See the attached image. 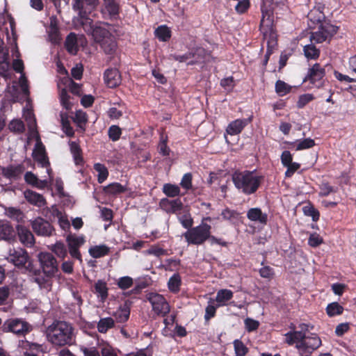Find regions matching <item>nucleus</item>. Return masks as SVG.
<instances>
[{"mask_svg": "<svg viewBox=\"0 0 356 356\" xmlns=\"http://www.w3.org/2000/svg\"><path fill=\"white\" fill-rule=\"evenodd\" d=\"M159 207L167 213H177L183 209V203L179 198L169 200L163 198L160 200Z\"/></svg>", "mask_w": 356, "mask_h": 356, "instance_id": "17", "label": "nucleus"}, {"mask_svg": "<svg viewBox=\"0 0 356 356\" xmlns=\"http://www.w3.org/2000/svg\"><path fill=\"white\" fill-rule=\"evenodd\" d=\"M130 316V307L125 303L122 305L119 309L114 313V317L117 322L125 323L128 321Z\"/></svg>", "mask_w": 356, "mask_h": 356, "instance_id": "31", "label": "nucleus"}, {"mask_svg": "<svg viewBox=\"0 0 356 356\" xmlns=\"http://www.w3.org/2000/svg\"><path fill=\"white\" fill-rule=\"evenodd\" d=\"M252 116L248 118L236 119L232 121L226 128V133L231 136H235L241 134L244 128L252 122Z\"/></svg>", "mask_w": 356, "mask_h": 356, "instance_id": "18", "label": "nucleus"}, {"mask_svg": "<svg viewBox=\"0 0 356 356\" xmlns=\"http://www.w3.org/2000/svg\"><path fill=\"white\" fill-rule=\"evenodd\" d=\"M102 25L109 26L108 22L97 21L94 24V21H88L87 24H83L81 26L84 31L88 35H91L95 42L99 43L104 39L110 37L112 34Z\"/></svg>", "mask_w": 356, "mask_h": 356, "instance_id": "8", "label": "nucleus"}, {"mask_svg": "<svg viewBox=\"0 0 356 356\" xmlns=\"http://www.w3.org/2000/svg\"><path fill=\"white\" fill-rule=\"evenodd\" d=\"M114 327L115 320L111 317L101 318L97 325L98 332L103 334Z\"/></svg>", "mask_w": 356, "mask_h": 356, "instance_id": "36", "label": "nucleus"}, {"mask_svg": "<svg viewBox=\"0 0 356 356\" xmlns=\"http://www.w3.org/2000/svg\"><path fill=\"white\" fill-rule=\"evenodd\" d=\"M163 193L168 197H175L180 195V188L175 184H165L162 188Z\"/></svg>", "mask_w": 356, "mask_h": 356, "instance_id": "42", "label": "nucleus"}, {"mask_svg": "<svg viewBox=\"0 0 356 356\" xmlns=\"http://www.w3.org/2000/svg\"><path fill=\"white\" fill-rule=\"evenodd\" d=\"M245 328L248 332L256 331L259 327V322L251 318L244 320Z\"/></svg>", "mask_w": 356, "mask_h": 356, "instance_id": "53", "label": "nucleus"}, {"mask_svg": "<svg viewBox=\"0 0 356 356\" xmlns=\"http://www.w3.org/2000/svg\"><path fill=\"white\" fill-rule=\"evenodd\" d=\"M247 218L251 221L258 222L262 225H266L268 222L267 213H263L258 207L250 209L247 212Z\"/></svg>", "mask_w": 356, "mask_h": 356, "instance_id": "23", "label": "nucleus"}, {"mask_svg": "<svg viewBox=\"0 0 356 356\" xmlns=\"http://www.w3.org/2000/svg\"><path fill=\"white\" fill-rule=\"evenodd\" d=\"M101 48L106 54L112 55L115 52L117 43L113 35H110L103 41L99 42Z\"/></svg>", "mask_w": 356, "mask_h": 356, "instance_id": "28", "label": "nucleus"}, {"mask_svg": "<svg viewBox=\"0 0 356 356\" xmlns=\"http://www.w3.org/2000/svg\"><path fill=\"white\" fill-rule=\"evenodd\" d=\"M99 4V0H72V9L78 14L77 22L81 26L88 21L93 20L90 15Z\"/></svg>", "mask_w": 356, "mask_h": 356, "instance_id": "5", "label": "nucleus"}, {"mask_svg": "<svg viewBox=\"0 0 356 356\" xmlns=\"http://www.w3.org/2000/svg\"><path fill=\"white\" fill-rule=\"evenodd\" d=\"M275 89L280 97H283L291 92V86L283 81L278 80L275 83Z\"/></svg>", "mask_w": 356, "mask_h": 356, "instance_id": "45", "label": "nucleus"}, {"mask_svg": "<svg viewBox=\"0 0 356 356\" xmlns=\"http://www.w3.org/2000/svg\"><path fill=\"white\" fill-rule=\"evenodd\" d=\"M65 48L67 51L72 55H76L77 54L79 47L76 33L71 32L67 35L65 41Z\"/></svg>", "mask_w": 356, "mask_h": 356, "instance_id": "26", "label": "nucleus"}, {"mask_svg": "<svg viewBox=\"0 0 356 356\" xmlns=\"http://www.w3.org/2000/svg\"><path fill=\"white\" fill-rule=\"evenodd\" d=\"M70 95L65 89H62L60 93V100L61 105L66 109L70 110L72 104L70 102Z\"/></svg>", "mask_w": 356, "mask_h": 356, "instance_id": "55", "label": "nucleus"}, {"mask_svg": "<svg viewBox=\"0 0 356 356\" xmlns=\"http://www.w3.org/2000/svg\"><path fill=\"white\" fill-rule=\"evenodd\" d=\"M104 79L110 88H116L121 83V75L116 68L107 69L104 72Z\"/></svg>", "mask_w": 356, "mask_h": 356, "instance_id": "19", "label": "nucleus"}, {"mask_svg": "<svg viewBox=\"0 0 356 356\" xmlns=\"http://www.w3.org/2000/svg\"><path fill=\"white\" fill-rule=\"evenodd\" d=\"M127 191V186H123L118 182H113L104 188V192L106 195H117L123 193Z\"/></svg>", "mask_w": 356, "mask_h": 356, "instance_id": "29", "label": "nucleus"}, {"mask_svg": "<svg viewBox=\"0 0 356 356\" xmlns=\"http://www.w3.org/2000/svg\"><path fill=\"white\" fill-rule=\"evenodd\" d=\"M31 227L33 232L38 236H50L55 231L54 227L47 220L41 217H38L33 220L31 222Z\"/></svg>", "mask_w": 356, "mask_h": 356, "instance_id": "14", "label": "nucleus"}, {"mask_svg": "<svg viewBox=\"0 0 356 356\" xmlns=\"http://www.w3.org/2000/svg\"><path fill=\"white\" fill-rule=\"evenodd\" d=\"M9 129L11 131L21 133L24 130V124L19 120H13L9 124Z\"/></svg>", "mask_w": 356, "mask_h": 356, "instance_id": "61", "label": "nucleus"}, {"mask_svg": "<svg viewBox=\"0 0 356 356\" xmlns=\"http://www.w3.org/2000/svg\"><path fill=\"white\" fill-rule=\"evenodd\" d=\"M88 252L92 257L98 259L108 255L110 248L106 245H94L89 249Z\"/></svg>", "mask_w": 356, "mask_h": 356, "instance_id": "32", "label": "nucleus"}, {"mask_svg": "<svg viewBox=\"0 0 356 356\" xmlns=\"http://www.w3.org/2000/svg\"><path fill=\"white\" fill-rule=\"evenodd\" d=\"M182 227L188 230L193 225V219L190 213H185L178 218Z\"/></svg>", "mask_w": 356, "mask_h": 356, "instance_id": "49", "label": "nucleus"}, {"mask_svg": "<svg viewBox=\"0 0 356 356\" xmlns=\"http://www.w3.org/2000/svg\"><path fill=\"white\" fill-rule=\"evenodd\" d=\"M325 75V71L319 63H315L311 68L309 69L308 74L304 79L303 82L309 81V82L320 87L323 85V78Z\"/></svg>", "mask_w": 356, "mask_h": 356, "instance_id": "15", "label": "nucleus"}, {"mask_svg": "<svg viewBox=\"0 0 356 356\" xmlns=\"http://www.w3.org/2000/svg\"><path fill=\"white\" fill-rule=\"evenodd\" d=\"M211 226L203 221L196 227H192L191 229L182 234L188 245H201L207 241V236Z\"/></svg>", "mask_w": 356, "mask_h": 356, "instance_id": "7", "label": "nucleus"}, {"mask_svg": "<svg viewBox=\"0 0 356 356\" xmlns=\"http://www.w3.org/2000/svg\"><path fill=\"white\" fill-rule=\"evenodd\" d=\"M315 99L312 94H303L299 96L296 106L298 108H303L307 104Z\"/></svg>", "mask_w": 356, "mask_h": 356, "instance_id": "51", "label": "nucleus"}, {"mask_svg": "<svg viewBox=\"0 0 356 356\" xmlns=\"http://www.w3.org/2000/svg\"><path fill=\"white\" fill-rule=\"evenodd\" d=\"M321 345V340L316 334H311L306 336L302 343L296 345L302 356H309L315 350Z\"/></svg>", "mask_w": 356, "mask_h": 356, "instance_id": "11", "label": "nucleus"}, {"mask_svg": "<svg viewBox=\"0 0 356 356\" xmlns=\"http://www.w3.org/2000/svg\"><path fill=\"white\" fill-rule=\"evenodd\" d=\"M323 243V238L317 233L311 234L309 239L308 244L312 248H316Z\"/></svg>", "mask_w": 356, "mask_h": 356, "instance_id": "58", "label": "nucleus"}, {"mask_svg": "<svg viewBox=\"0 0 356 356\" xmlns=\"http://www.w3.org/2000/svg\"><path fill=\"white\" fill-rule=\"evenodd\" d=\"M302 211L305 216L312 217L314 222L319 220L320 213L313 205L305 206L302 208Z\"/></svg>", "mask_w": 356, "mask_h": 356, "instance_id": "48", "label": "nucleus"}, {"mask_svg": "<svg viewBox=\"0 0 356 356\" xmlns=\"http://www.w3.org/2000/svg\"><path fill=\"white\" fill-rule=\"evenodd\" d=\"M338 191L337 187L331 186L328 182H322L320 185L319 195L321 197H327L331 193H335Z\"/></svg>", "mask_w": 356, "mask_h": 356, "instance_id": "47", "label": "nucleus"}, {"mask_svg": "<svg viewBox=\"0 0 356 356\" xmlns=\"http://www.w3.org/2000/svg\"><path fill=\"white\" fill-rule=\"evenodd\" d=\"M60 117L63 131L66 134L67 136L74 137V131L70 125L68 114L67 113L61 112L60 113Z\"/></svg>", "mask_w": 356, "mask_h": 356, "instance_id": "35", "label": "nucleus"}, {"mask_svg": "<svg viewBox=\"0 0 356 356\" xmlns=\"http://www.w3.org/2000/svg\"><path fill=\"white\" fill-rule=\"evenodd\" d=\"M122 134L121 129L117 125H112L109 127L108 135L113 141H117L120 139Z\"/></svg>", "mask_w": 356, "mask_h": 356, "instance_id": "54", "label": "nucleus"}, {"mask_svg": "<svg viewBox=\"0 0 356 356\" xmlns=\"http://www.w3.org/2000/svg\"><path fill=\"white\" fill-rule=\"evenodd\" d=\"M18 348L21 349L24 352V356L26 353L29 352H42V345L36 342L28 341L25 339H19L17 343Z\"/></svg>", "mask_w": 356, "mask_h": 356, "instance_id": "22", "label": "nucleus"}, {"mask_svg": "<svg viewBox=\"0 0 356 356\" xmlns=\"http://www.w3.org/2000/svg\"><path fill=\"white\" fill-rule=\"evenodd\" d=\"M25 170L22 164L9 165L1 168V174L3 177L10 181H17L21 179Z\"/></svg>", "mask_w": 356, "mask_h": 356, "instance_id": "16", "label": "nucleus"}, {"mask_svg": "<svg viewBox=\"0 0 356 356\" xmlns=\"http://www.w3.org/2000/svg\"><path fill=\"white\" fill-rule=\"evenodd\" d=\"M181 283V275L179 273H175L168 282V288L171 293H177L180 291Z\"/></svg>", "mask_w": 356, "mask_h": 356, "instance_id": "33", "label": "nucleus"}, {"mask_svg": "<svg viewBox=\"0 0 356 356\" xmlns=\"http://www.w3.org/2000/svg\"><path fill=\"white\" fill-rule=\"evenodd\" d=\"M33 327L25 318L13 317L3 322L1 332L10 333L18 338H24L33 330Z\"/></svg>", "mask_w": 356, "mask_h": 356, "instance_id": "4", "label": "nucleus"}, {"mask_svg": "<svg viewBox=\"0 0 356 356\" xmlns=\"http://www.w3.org/2000/svg\"><path fill=\"white\" fill-rule=\"evenodd\" d=\"M134 284L133 279L129 276H124L122 277H120L117 285L118 288H120L122 290H127L131 287Z\"/></svg>", "mask_w": 356, "mask_h": 356, "instance_id": "52", "label": "nucleus"}, {"mask_svg": "<svg viewBox=\"0 0 356 356\" xmlns=\"http://www.w3.org/2000/svg\"><path fill=\"white\" fill-rule=\"evenodd\" d=\"M70 152L73 156L74 163L76 165H82L84 163L82 155V149L79 144L76 141L69 142Z\"/></svg>", "mask_w": 356, "mask_h": 356, "instance_id": "25", "label": "nucleus"}, {"mask_svg": "<svg viewBox=\"0 0 356 356\" xmlns=\"http://www.w3.org/2000/svg\"><path fill=\"white\" fill-rule=\"evenodd\" d=\"M48 339L55 346H71L75 342L74 329L72 325L63 321L54 322L48 329Z\"/></svg>", "mask_w": 356, "mask_h": 356, "instance_id": "2", "label": "nucleus"}, {"mask_svg": "<svg viewBox=\"0 0 356 356\" xmlns=\"http://www.w3.org/2000/svg\"><path fill=\"white\" fill-rule=\"evenodd\" d=\"M303 51L307 59L316 60L320 56V49H317L313 42L305 45Z\"/></svg>", "mask_w": 356, "mask_h": 356, "instance_id": "41", "label": "nucleus"}, {"mask_svg": "<svg viewBox=\"0 0 356 356\" xmlns=\"http://www.w3.org/2000/svg\"><path fill=\"white\" fill-rule=\"evenodd\" d=\"M337 31V27L331 24L321 25L317 31L312 33L310 41L313 43H322L330 39Z\"/></svg>", "mask_w": 356, "mask_h": 356, "instance_id": "13", "label": "nucleus"}, {"mask_svg": "<svg viewBox=\"0 0 356 356\" xmlns=\"http://www.w3.org/2000/svg\"><path fill=\"white\" fill-rule=\"evenodd\" d=\"M50 250L61 260H64L67 256L66 245L62 241H57L51 246Z\"/></svg>", "mask_w": 356, "mask_h": 356, "instance_id": "38", "label": "nucleus"}, {"mask_svg": "<svg viewBox=\"0 0 356 356\" xmlns=\"http://www.w3.org/2000/svg\"><path fill=\"white\" fill-rule=\"evenodd\" d=\"M235 187L246 195L254 194L260 187L264 177L256 175L254 171L235 172L232 176Z\"/></svg>", "mask_w": 356, "mask_h": 356, "instance_id": "3", "label": "nucleus"}, {"mask_svg": "<svg viewBox=\"0 0 356 356\" xmlns=\"http://www.w3.org/2000/svg\"><path fill=\"white\" fill-rule=\"evenodd\" d=\"M343 307L338 302L329 303L325 308V312L330 318L341 315L343 313Z\"/></svg>", "mask_w": 356, "mask_h": 356, "instance_id": "37", "label": "nucleus"}, {"mask_svg": "<svg viewBox=\"0 0 356 356\" xmlns=\"http://www.w3.org/2000/svg\"><path fill=\"white\" fill-rule=\"evenodd\" d=\"M94 170L98 172L97 181L99 184L103 183L108 176V171L106 167L100 163H95Z\"/></svg>", "mask_w": 356, "mask_h": 356, "instance_id": "44", "label": "nucleus"}, {"mask_svg": "<svg viewBox=\"0 0 356 356\" xmlns=\"http://www.w3.org/2000/svg\"><path fill=\"white\" fill-rule=\"evenodd\" d=\"M40 267L33 265L32 279L40 289L49 291L51 289L53 278L60 274L59 264L52 253L41 252L38 255Z\"/></svg>", "mask_w": 356, "mask_h": 356, "instance_id": "1", "label": "nucleus"}, {"mask_svg": "<svg viewBox=\"0 0 356 356\" xmlns=\"http://www.w3.org/2000/svg\"><path fill=\"white\" fill-rule=\"evenodd\" d=\"M95 293L101 298L102 301H104L108 297V291L106 283L101 280H97L94 285Z\"/></svg>", "mask_w": 356, "mask_h": 356, "instance_id": "40", "label": "nucleus"}, {"mask_svg": "<svg viewBox=\"0 0 356 356\" xmlns=\"http://www.w3.org/2000/svg\"><path fill=\"white\" fill-rule=\"evenodd\" d=\"M233 344L236 356H245L248 354L249 349L242 341L236 339Z\"/></svg>", "mask_w": 356, "mask_h": 356, "instance_id": "46", "label": "nucleus"}, {"mask_svg": "<svg viewBox=\"0 0 356 356\" xmlns=\"http://www.w3.org/2000/svg\"><path fill=\"white\" fill-rule=\"evenodd\" d=\"M314 145H315L314 140H313L310 138H305L302 140L298 141L296 149L297 151L303 150V149L312 148Z\"/></svg>", "mask_w": 356, "mask_h": 356, "instance_id": "56", "label": "nucleus"}, {"mask_svg": "<svg viewBox=\"0 0 356 356\" xmlns=\"http://www.w3.org/2000/svg\"><path fill=\"white\" fill-rule=\"evenodd\" d=\"M17 230L8 222L0 224V240L13 243L16 241Z\"/></svg>", "mask_w": 356, "mask_h": 356, "instance_id": "20", "label": "nucleus"}, {"mask_svg": "<svg viewBox=\"0 0 356 356\" xmlns=\"http://www.w3.org/2000/svg\"><path fill=\"white\" fill-rule=\"evenodd\" d=\"M72 119L76 125H79V124H86L88 121V116L85 112L77 111L75 113V116Z\"/></svg>", "mask_w": 356, "mask_h": 356, "instance_id": "59", "label": "nucleus"}, {"mask_svg": "<svg viewBox=\"0 0 356 356\" xmlns=\"http://www.w3.org/2000/svg\"><path fill=\"white\" fill-rule=\"evenodd\" d=\"M220 216L223 220L229 222L232 225H237L240 219V213L228 207L224 209Z\"/></svg>", "mask_w": 356, "mask_h": 356, "instance_id": "27", "label": "nucleus"}, {"mask_svg": "<svg viewBox=\"0 0 356 356\" xmlns=\"http://www.w3.org/2000/svg\"><path fill=\"white\" fill-rule=\"evenodd\" d=\"M250 0H240L238 1L234 9L236 13L238 15H243L246 13L250 8Z\"/></svg>", "mask_w": 356, "mask_h": 356, "instance_id": "50", "label": "nucleus"}, {"mask_svg": "<svg viewBox=\"0 0 356 356\" xmlns=\"http://www.w3.org/2000/svg\"><path fill=\"white\" fill-rule=\"evenodd\" d=\"M7 260L19 270L24 273H29L31 275L33 270V264L26 250L23 248L10 250Z\"/></svg>", "mask_w": 356, "mask_h": 356, "instance_id": "6", "label": "nucleus"}, {"mask_svg": "<svg viewBox=\"0 0 356 356\" xmlns=\"http://www.w3.org/2000/svg\"><path fill=\"white\" fill-rule=\"evenodd\" d=\"M66 242L70 256L81 262L82 255L79 249L86 242L84 236L70 234L66 237Z\"/></svg>", "mask_w": 356, "mask_h": 356, "instance_id": "12", "label": "nucleus"}, {"mask_svg": "<svg viewBox=\"0 0 356 356\" xmlns=\"http://www.w3.org/2000/svg\"><path fill=\"white\" fill-rule=\"evenodd\" d=\"M168 136L164 134H161L160 136V142L158 145V152L160 154L163 156H168L170 155V149L168 147Z\"/></svg>", "mask_w": 356, "mask_h": 356, "instance_id": "43", "label": "nucleus"}, {"mask_svg": "<svg viewBox=\"0 0 356 356\" xmlns=\"http://www.w3.org/2000/svg\"><path fill=\"white\" fill-rule=\"evenodd\" d=\"M9 295L10 290L8 286L0 287V306L6 305Z\"/></svg>", "mask_w": 356, "mask_h": 356, "instance_id": "63", "label": "nucleus"}, {"mask_svg": "<svg viewBox=\"0 0 356 356\" xmlns=\"http://www.w3.org/2000/svg\"><path fill=\"white\" fill-rule=\"evenodd\" d=\"M104 6L111 19L116 18V17L119 15L120 7L116 0L104 2Z\"/></svg>", "mask_w": 356, "mask_h": 356, "instance_id": "34", "label": "nucleus"}, {"mask_svg": "<svg viewBox=\"0 0 356 356\" xmlns=\"http://www.w3.org/2000/svg\"><path fill=\"white\" fill-rule=\"evenodd\" d=\"M193 175L191 172L184 174L181 178L180 186L186 191H189L192 188Z\"/></svg>", "mask_w": 356, "mask_h": 356, "instance_id": "57", "label": "nucleus"}, {"mask_svg": "<svg viewBox=\"0 0 356 356\" xmlns=\"http://www.w3.org/2000/svg\"><path fill=\"white\" fill-rule=\"evenodd\" d=\"M154 35L160 41L167 42L170 39L172 32L166 25H161L156 29Z\"/></svg>", "mask_w": 356, "mask_h": 356, "instance_id": "39", "label": "nucleus"}, {"mask_svg": "<svg viewBox=\"0 0 356 356\" xmlns=\"http://www.w3.org/2000/svg\"><path fill=\"white\" fill-rule=\"evenodd\" d=\"M287 169L285 172L286 177H291L300 168V164L296 162H292L286 167Z\"/></svg>", "mask_w": 356, "mask_h": 356, "instance_id": "64", "label": "nucleus"}, {"mask_svg": "<svg viewBox=\"0 0 356 356\" xmlns=\"http://www.w3.org/2000/svg\"><path fill=\"white\" fill-rule=\"evenodd\" d=\"M280 159L282 165L286 167L293 162V156L289 151L285 150L282 153Z\"/></svg>", "mask_w": 356, "mask_h": 356, "instance_id": "62", "label": "nucleus"}, {"mask_svg": "<svg viewBox=\"0 0 356 356\" xmlns=\"http://www.w3.org/2000/svg\"><path fill=\"white\" fill-rule=\"evenodd\" d=\"M32 156L34 161H36L40 167L47 169V173L51 179L53 178L52 169L50 167V162L46 152L45 147L40 140H37Z\"/></svg>", "mask_w": 356, "mask_h": 356, "instance_id": "10", "label": "nucleus"}, {"mask_svg": "<svg viewBox=\"0 0 356 356\" xmlns=\"http://www.w3.org/2000/svg\"><path fill=\"white\" fill-rule=\"evenodd\" d=\"M150 302L152 311L159 316H165L170 310L169 303L163 296L157 293H150L147 297Z\"/></svg>", "mask_w": 356, "mask_h": 356, "instance_id": "9", "label": "nucleus"}, {"mask_svg": "<svg viewBox=\"0 0 356 356\" xmlns=\"http://www.w3.org/2000/svg\"><path fill=\"white\" fill-rule=\"evenodd\" d=\"M24 197L26 201L38 207H42L47 204V201L44 196L30 189L24 192Z\"/></svg>", "mask_w": 356, "mask_h": 356, "instance_id": "21", "label": "nucleus"}, {"mask_svg": "<svg viewBox=\"0 0 356 356\" xmlns=\"http://www.w3.org/2000/svg\"><path fill=\"white\" fill-rule=\"evenodd\" d=\"M259 275L263 278L272 279L274 276V270L269 266H265L259 269Z\"/></svg>", "mask_w": 356, "mask_h": 356, "instance_id": "60", "label": "nucleus"}, {"mask_svg": "<svg viewBox=\"0 0 356 356\" xmlns=\"http://www.w3.org/2000/svg\"><path fill=\"white\" fill-rule=\"evenodd\" d=\"M233 298V292L229 289H220L216 294V301L217 307L227 305V302Z\"/></svg>", "mask_w": 356, "mask_h": 356, "instance_id": "30", "label": "nucleus"}, {"mask_svg": "<svg viewBox=\"0 0 356 356\" xmlns=\"http://www.w3.org/2000/svg\"><path fill=\"white\" fill-rule=\"evenodd\" d=\"M17 236L20 241L27 245H32L34 243V236L31 231L24 226L18 225L17 227Z\"/></svg>", "mask_w": 356, "mask_h": 356, "instance_id": "24", "label": "nucleus"}]
</instances>
